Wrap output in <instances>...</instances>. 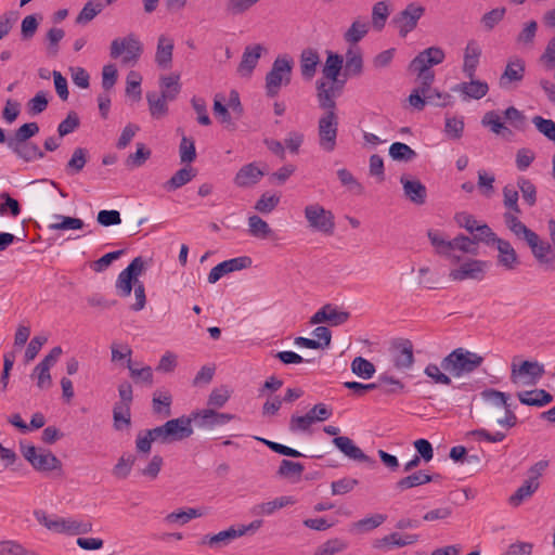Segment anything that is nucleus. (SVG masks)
I'll return each instance as SVG.
<instances>
[{"label": "nucleus", "mask_w": 555, "mask_h": 555, "mask_svg": "<svg viewBox=\"0 0 555 555\" xmlns=\"http://www.w3.org/2000/svg\"><path fill=\"white\" fill-rule=\"evenodd\" d=\"M35 519L49 531L67 534V535H80L87 534L92 531V522L81 516H69L62 517L55 514L49 515L43 509L34 511Z\"/></svg>", "instance_id": "f257e3e1"}, {"label": "nucleus", "mask_w": 555, "mask_h": 555, "mask_svg": "<svg viewBox=\"0 0 555 555\" xmlns=\"http://www.w3.org/2000/svg\"><path fill=\"white\" fill-rule=\"evenodd\" d=\"M483 358L465 348H456L441 360V367L453 377H463L475 372Z\"/></svg>", "instance_id": "f03ea898"}, {"label": "nucleus", "mask_w": 555, "mask_h": 555, "mask_svg": "<svg viewBox=\"0 0 555 555\" xmlns=\"http://www.w3.org/2000/svg\"><path fill=\"white\" fill-rule=\"evenodd\" d=\"M293 66V59L287 54L279 55L273 61L272 67L264 78L267 96L275 98L280 93L282 87L289 85Z\"/></svg>", "instance_id": "7ed1b4c3"}, {"label": "nucleus", "mask_w": 555, "mask_h": 555, "mask_svg": "<svg viewBox=\"0 0 555 555\" xmlns=\"http://www.w3.org/2000/svg\"><path fill=\"white\" fill-rule=\"evenodd\" d=\"M143 53V44L134 34L115 38L109 46V56L124 66H135Z\"/></svg>", "instance_id": "20e7f679"}, {"label": "nucleus", "mask_w": 555, "mask_h": 555, "mask_svg": "<svg viewBox=\"0 0 555 555\" xmlns=\"http://www.w3.org/2000/svg\"><path fill=\"white\" fill-rule=\"evenodd\" d=\"M21 453L31 467L39 473H62L63 464L50 450L21 442Z\"/></svg>", "instance_id": "39448f33"}, {"label": "nucleus", "mask_w": 555, "mask_h": 555, "mask_svg": "<svg viewBox=\"0 0 555 555\" xmlns=\"http://www.w3.org/2000/svg\"><path fill=\"white\" fill-rule=\"evenodd\" d=\"M544 374V365L538 361H519L515 358L511 363L509 379L512 384L519 388L538 385Z\"/></svg>", "instance_id": "423d86ee"}, {"label": "nucleus", "mask_w": 555, "mask_h": 555, "mask_svg": "<svg viewBox=\"0 0 555 555\" xmlns=\"http://www.w3.org/2000/svg\"><path fill=\"white\" fill-rule=\"evenodd\" d=\"M304 216L308 227L325 236H331L335 231V216L319 203H312L305 207Z\"/></svg>", "instance_id": "0eeeda50"}, {"label": "nucleus", "mask_w": 555, "mask_h": 555, "mask_svg": "<svg viewBox=\"0 0 555 555\" xmlns=\"http://www.w3.org/2000/svg\"><path fill=\"white\" fill-rule=\"evenodd\" d=\"M192 416H181L167 421L164 425L153 428L162 443L181 441L193 435Z\"/></svg>", "instance_id": "6e6552de"}, {"label": "nucleus", "mask_w": 555, "mask_h": 555, "mask_svg": "<svg viewBox=\"0 0 555 555\" xmlns=\"http://www.w3.org/2000/svg\"><path fill=\"white\" fill-rule=\"evenodd\" d=\"M338 116L336 112H325L318 120L319 146L323 152L331 153L337 146Z\"/></svg>", "instance_id": "1a4fd4ad"}, {"label": "nucleus", "mask_w": 555, "mask_h": 555, "mask_svg": "<svg viewBox=\"0 0 555 555\" xmlns=\"http://www.w3.org/2000/svg\"><path fill=\"white\" fill-rule=\"evenodd\" d=\"M459 267L453 268L449 272V279L453 282H463L466 280L482 281L486 278L489 262L486 260L469 258L461 262Z\"/></svg>", "instance_id": "9d476101"}, {"label": "nucleus", "mask_w": 555, "mask_h": 555, "mask_svg": "<svg viewBox=\"0 0 555 555\" xmlns=\"http://www.w3.org/2000/svg\"><path fill=\"white\" fill-rule=\"evenodd\" d=\"M333 415V410L325 403H318L305 415H293L289 420L292 433H308L315 422H325Z\"/></svg>", "instance_id": "9b49d317"}, {"label": "nucleus", "mask_w": 555, "mask_h": 555, "mask_svg": "<svg viewBox=\"0 0 555 555\" xmlns=\"http://www.w3.org/2000/svg\"><path fill=\"white\" fill-rule=\"evenodd\" d=\"M425 8L417 2H410L406 7L397 13L392 18V24L398 30L401 38H405L411 31H413L418 24V21L423 17Z\"/></svg>", "instance_id": "f8f14e48"}, {"label": "nucleus", "mask_w": 555, "mask_h": 555, "mask_svg": "<svg viewBox=\"0 0 555 555\" xmlns=\"http://www.w3.org/2000/svg\"><path fill=\"white\" fill-rule=\"evenodd\" d=\"M444 59V51L440 47L433 46L421 51L410 62L409 69L416 75H435L430 68L441 64Z\"/></svg>", "instance_id": "ddd939ff"}, {"label": "nucleus", "mask_w": 555, "mask_h": 555, "mask_svg": "<svg viewBox=\"0 0 555 555\" xmlns=\"http://www.w3.org/2000/svg\"><path fill=\"white\" fill-rule=\"evenodd\" d=\"M144 261L141 257L134 258L126 269H124L116 281V292L120 297H128L138 276L143 272Z\"/></svg>", "instance_id": "4468645a"}, {"label": "nucleus", "mask_w": 555, "mask_h": 555, "mask_svg": "<svg viewBox=\"0 0 555 555\" xmlns=\"http://www.w3.org/2000/svg\"><path fill=\"white\" fill-rule=\"evenodd\" d=\"M62 352V348L59 346L52 348L50 352L34 369L31 377L37 379V386L40 389H47L51 386L52 378L50 370L59 361Z\"/></svg>", "instance_id": "2eb2a0df"}, {"label": "nucleus", "mask_w": 555, "mask_h": 555, "mask_svg": "<svg viewBox=\"0 0 555 555\" xmlns=\"http://www.w3.org/2000/svg\"><path fill=\"white\" fill-rule=\"evenodd\" d=\"M251 259L247 256L231 258L215 266L208 273L207 281L210 284L217 283L224 275L248 268Z\"/></svg>", "instance_id": "dca6fc26"}, {"label": "nucleus", "mask_w": 555, "mask_h": 555, "mask_svg": "<svg viewBox=\"0 0 555 555\" xmlns=\"http://www.w3.org/2000/svg\"><path fill=\"white\" fill-rule=\"evenodd\" d=\"M191 416L199 428L208 429L224 425L235 418L233 414L219 413L214 409L196 410L191 413Z\"/></svg>", "instance_id": "f3484780"}, {"label": "nucleus", "mask_w": 555, "mask_h": 555, "mask_svg": "<svg viewBox=\"0 0 555 555\" xmlns=\"http://www.w3.org/2000/svg\"><path fill=\"white\" fill-rule=\"evenodd\" d=\"M264 51L263 46L260 43L247 46L237 66V74L241 77L249 78Z\"/></svg>", "instance_id": "a211bd4d"}, {"label": "nucleus", "mask_w": 555, "mask_h": 555, "mask_svg": "<svg viewBox=\"0 0 555 555\" xmlns=\"http://www.w3.org/2000/svg\"><path fill=\"white\" fill-rule=\"evenodd\" d=\"M418 541L417 534L406 533L401 534L399 532H391L383 538L376 539L373 542V547L382 551L388 552L393 548L403 547L406 545H412Z\"/></svg>", "instance_id": "6ab92c4d"}, {"label": "nucleus", "mask_w": 555, "mask_h": 555, "mask_svg": "<svg viewBox=\"0 0 555 555\" xmlns=\"http://www.w3.org/2000/svg\"><path fill=\"white\" fill-rule=\"evenodd\" d=\"M481 47L477 40H469L466 43L463 55L462 70L467 78H473L476 75L477 67L481 57Z\"/></svg>", "instance_id": "aec40b11"}, {"label": "nucleus", "mask_w": 555, "mask_h": 555, "mask_svg": "<svg viewBox=\"0 0 555 555\" xmlns=\"http://www.w3.org/2000/svg\"><path fill=\"white\" fill-rule=\"evenodd\" d=\"M469 81L457 83L453 87V91L460 93L464 100H480L489 91V86L486 81L469 78Z\"/></svg>", "instance_id": "412c9836"}, {"label": "nucleus", "mask_w": 555, "mask_h": 555, "mask_svg": "<svg viewBox=\"0 0 555 555\" xmlns=\"http://www.w3.org/2000/svg\"><path fill=\"white\" fill-rule=\"evenodd\" d=\"M349 319V313L339 311L332 305H325L319 309L310 319L311 324L330 323L331 325L344 324Z\"/></svg>", "instance_id": "4be33fe9"}, {"label": "nucleus", "mask_w": 555, "mask_h": 555, "mask_svg": "<svg viewBox=\"0 0 555 555\" xmlns=\"http://www.w3.org/2000/svg\"><path fill=\"white\" fill-rule=\"evenodd\" d=\"M392 362L398 370H408L413 365V345L410 340H401L393 345Z\"/></svg>", "instance_id": "5701e85b"}, {"label": "nucleus", "mask_w": 555, "mask_h": 555, "mask_svg": "<svg viewBox=\"0 0 555 555\" xmlns=\"http://www.w3.org/2000/svg\"><path fill=\"white\" fill-rule=\"evenodd\" d=\"M175 41L167 35H160L157 39L155 63L162 69H169L172 65Z\"/></svg>", "instance_id": "b1692460"}, {"label": "nucleus", "mask_w": 555, "mask_h": 555, "mask_svg": "<svg viewBox=\"0 0 555 555\" xmlns=\"http://www.w3.org/2000/svg\"><path fill=\"white\" fill-rule=\"evenodd\" d=\"M296 500L292 495H282L268 502H260L251 507V514L255 516H271L276 511L294 505Z\"/></svg>", "instance_id": "393cba45"}, {"label": "nucleus", "mask_w": 555, "mask_h": 555, "mask_svg": "<svg viewBox=\"0 0 555 555\" xmlns=\"http://www.w3.org/2000/svg\"><path fill=\"white\" fill-rule=\"evenodd\" d=\"M525 76V62L521 59H511L500 77V87L507 89L514 82H519Z\"/></svg>", "instance_id": "a878e982"}, {"label": "nucleus", "mask_w": 555, "mask_h": 555, "mask_svg": "<svg viewBox=\"0 0 555 555\" xmlns=\"http://www.w3.org/2000/svg\"><path fill=\"white\" fill-rule=\"evenodd\" d=\"M334 83L335 82H332L330 85L322 80L317 82V98L319 106L326 112H335L336 109L335 98L339 94V91Z\"/></svg>", "instance_id": "bb28decb"}, {"label": "nucleus", "mask_w": 555, "mask_h": 555, "mask_svg": "<svg viewBox=\"0 0 555 555\" xmlns=\"http://www.w3.org/2000/svg\"><path fill=\"white\" fill-rule=\"evenodd\" d=\"M8 147L23 160L30 163L44 157V153L34 142H7Z\"/></svg>", "instance_id": "cd10ccee"}, {"label": "nucleus", "mask_w": 555, "mask_h": 555, "mask_svg": "<svg viewBox=\"0 0 555 555\" xmlns=\"http://www.w3.org/2000/svg\"><path fill=\"white\" fill-rule=\"evenodd\" d=\"M427 236L438 255L446 257L452 264L460 261V256L452 253L451 240H446L443 235L436 230H429Z\"/></svg>", "instance_id": "c85d7f7f"}, {"label": "nucleus", "mask_w": 555, "mask_h": 555, "mask_svg": "<svg viewBox=\"0 0 555 555\" xmlns=\"http://www.w3.org/2000/svg\"><path fill=\"white\" fill-rule=\"evenodd\" d=\"M498 254V264L506 270H514L519 263L518 256L508 241L499 238L495 243Z\"/></svg>", "instance_id": "c756f323"}, {"label": "nucleus", "mask_w": 555, "mask_h": 555, "mask_svg": "<svg viewBox=\"0 0 555 555\" xmlns=\"http://www.w3.org/2000/svg\"><path fill=\"white\" fill-rule=\"evenodd\" d=\"M400 181L406 198H409L415 205L425 204L427 190L420 180L401 177Z\"/></svg>", "instance_id": "7c9ffc66"}, {"label": "nucleus", "mask_w": 555, "mask_h": 555, "mask_svg": "<svg viewBox=\"0 0 555 555\" xmlns=\"http://www.w3.org/2000/svg\"><path fill=\"white\" fill-rule=\"evenodd\" d=\"M264 172L255 163L243 166L234 177V183L240 188L255 185L263 177Z\"/></svg>", "instance_id": "2f4dec72"}, {"label": "nucleus", "mask_w": 555, "mask_h": 555, "mask_svg": "<svg viewBox=\"0 0 555 555\" xmlns=\"http://www.w3.org/2000/svg\"><path fill=\"white\" fill-rule=\"evenodd\" d=\"M333 443L341 453L351 460L363 463L372 462L371 459L358 446H356L349 437H335L333 439Z\"/></svg>", "instance_id": "473e14b6"}, {"label": "nucleus", "mask_w": 555, "mask_h": 555, "mask_svg": "<svg viewBox=\"0 0 555 555\" xmlns=\"http://www.w3.org/2000/svg\"><path fill=\"white\" fill-rule=\"evenodd\" d=\"M440 478L439 474L430 475L425 470H417L408 475L396 482V489L399 491H405L418 486L426 485L431 481H436Z\"/></svg>", "instance_id": "72a5a7b5"}, {"label": "nucleus", "mask_w": 555, "mask_h": 555, "mask_svg": "<svg viewBox=\"0 0 555 555\" xmlns=\"http://www.w3.org/2000/svg\"><path fill=\"white\" fill-rule=\"evenodd\" d=\"M521 404L542 408L553 401V396L544 389L522 390L517 392Z\"/></svg>", "instance_id": "f704fd0d"}, {"label": "nucleus", "mask_w": 555, "mask_h": 555, "mask_svg": "<svg viewBox=\"0 0 555 555\" xmlns=\"http://www.w3.org/2000/svg\"><path fill=\"white\" fill-rule=\"evenodd\" d=\"M240 538V533L236 531L235 526L222 530L216 534H207L203 538V544L208 545L211 548H221L230 544L233 540Z\"/></svg>", "instance_id": "c9c22d12"}, {"label": "nucleus", "mask_w": 555, "mask_h": 555, "mask_svg": "<svg viewBox=\"0 0 555 555\" xmlns=\"http://www.w3.org/2000/svg\"><path fill=\"white\" fill-rule=\"evenodd\" d=\"M52 219L53 221L47 225L48 230L52 232L81 230L85 227V222L80 218L55 214Z\"/></svg>", "instance_id": "e433bc0d"}, {"label": "nucleus", "mask_w": 555, "mask_h": 555, "mask_svg": "<svg viewBox=\"0 0 555 555\" xmlns=\"http://www.w3.org/2000/svg\"><path fill=\"white\" fill-rule=\"evenodd\" d=\"M370 24L362 18L354 20L349 28L344 34V40L349 47H358L357 43L361 41L369 33Z\"/></svg>", "instance_id": "4c0bfd02"}, {"label": "nucleus", "mask_w": 555, "mask_h": 555, "mask_svg": "<svg viewBox=\"0 0 555 555\" xmlns=\"http://www.w3.org/2000/svg\"><path fill=\"white\" fill-rule=\"evenodd\" d=\"M320 63V56L313 49H306L300 55V72L306 80L314 77L317 67Z\"/></svg>", "instance_id": "58836bf2"}, {"label": "nucleus", "mask_w": 555, "mask_h": 555, "mask_svg": "<svg viewBox=\"0 0 555 555\" xmlns=\"http://www.w3.org/2000/svg\"><path fill=\"white\" fill-rule=\"evenodd\" d=\"M363 68L362 52L359 47H349L345 54V72L349 76H359Z\"/></svg>", "instance_id": "ea45409f"}, {"label": "nucleus", "mask_w": 555, "mask_h": 555, "mask_svg": "<svg viewBox=\"0 0 555 555\" xmlns=\"http://www.w3.org/2000/svg\"><path fill=\"white\" fill-rule=\"evenodd\" d=\"M518 214H513V212H505L504 214V222L506 224V227L508 228V230L515 235L517 236L518 238H522L525 240L526 242L529 240V238H534V233L532 230H530L529 228L526 227L525 223H522L518 217H517Z\"/></svg>", "instance_id": "a19ab883"}, {"label": "nucleus", "mask_w": 555, "mask_h": 555, "mask_svg": "<svg viewBox=\"0 0 555 555\" xmlns=\"http://www.w3.org/2000/svg\"><path fill=\"white\" fill-rule=\"evenodd\" d=\"M172 396L168 390H156L153 393L152 408L153 412L163 417L171 415Z\"/></svg>", "instance_id": "79ce46f5"}, {"label": "nucleus", "mask_w": 555, "mask_h": 555, "mask_svg": "<svg viewBox=\"0 0 555 555\" xmlns=\"http://www.w3.org/2000/svg\"><path fill=\"white\" fill-rule=\"evenodd\" d=\"M196 176V170L190 166L179 169L165 184L168 192L176 191L179 188L191 182Z\"/></svg>", "instance_id": "37998d69"}, {"label": "nucleus", "mask_w": 555, "mask_h": 555, "mask_svg": "<svg viewBox=\"0 0 555 555\" xmlns=\"http://www.w3.org/2000/svg\"><path fill=\"white\" fill-rule=\"evenodd\" d=\"M159 86L162 90L160 93L164 94V96H167L169 101L175 100L181 91L180 75L170 74L162 76L159 78Z\"/></svg>", "instance_id": "c03bdc74"}, {"label": "nucleus", "mask_w": 555, "mask_h": 555, "mask_svg": "<svg viewBox=\"0 0 555 555\" xmlns=\"http://www.w3.org/2000/svg\"><path fill=\"white\" fill-rule=\"evenodd\" d=\"M538 489L539 487L537 483L525 479L521 486L515 491V493L509 496V505L514 507L520 506L525 501L530 499L538 491Z\"/></svg>", "instance_id": "a18cd8bd"}, {"label": "nucleus", "mask_w": 555, "mask_h": 555, "mask_svg": "<svg viewBox=\"0 0 555 555\" xmlns=\"http://www.w3.org/2000/svg\"><path fill=\"white\" fill-rule=\"evenodd\" d=\"M146 100L152 117L159 119L167 115L168 106L166 102L169 101L167 96H164L162 93L158 95L155 92H151L147 93Z\"/></svg>", "instance_id": "49530a36"}, {"label": "nucleus", "mask_w": 555, "mask_h": 555, "mask_svg": "<svg viewBox=\"0 0 555 555\" xmlns=\"http://www.w3.org/2000/svg\"><path fill=\"white\" fill-rule=\"evenodd\" d=\"M344 57L339 54L328 52L325 65L323 67V75L332 82H336L341 70Z\"/></svg>", "instance_id": "de8ad7c7"}, {"label": "nucleus", "mask_w": 555, "mask_h": 555, "mask_svg": "<svg viewBox=\"0 0 555 555\" xmlns=\"http://www.w3.org/2000/svg\"><path fill=\"white\" fill-rule=\"evenodd\" d=\"M104 0L88 1L76 18L77 24H87L91 22L104 9Z\"/></svg>", "instance_id": "09e8293b"}, {"label": "nucleus", "mask_w": 555, "mask_h": 555, "mask_svg": "<svg viewBox=\"0 0 555 555\" xmlns=\"http://www.w3.org/2000/svg\"><path fill=\"white\" fill-rule=\"evenodd\" d=\"M390 15V9L387 1H378L372 8V25L375 30L380 31Z\"/></svg>", "instance_id": "8fccbe9b"}, {"label": "nucleus", "mask_w": 555, "mask_h": 555, "mask_svg": "<svg viewBox=\"0 0 555 555\" xmlns=\"http://www.w3.org/2000/svg\"><path fill=\"white\" fill-rule=\"evenodd\" d=\"M128 370L131 378L135 383H144L149 386L153 384V370L149 365L140 366L137 362H129Z\"/></svg>", "instance_id": "3c124183"}, {"label": "nucleus", "mask_w": 555, "mask_h": 555, "mask_svg": "<svg viewBox=\"0 0 555 555\" xmlns=\"http://www.w3.org/2000/svg\"><path fill=\"white\" fill-rule=\"evenodd\" d=\"M205 515V511L202 508H188L186 511H175L168 514L165 520L168 524H180L184 525L193 518H198Z\"/></svg>", "instance_id": "603ef678"}, {"label": "nucleus", "mask_w": 555, "mask_h": 555, "mask_svg": "<svg viewBox=\"0 0 555 555\" xmlns=\"http://www.w3.org/2000/svg\"><path fill=\"white\" fill-rule=\"evenodd\" d=\"M135 463V456L131 453H124L113 467V475L118 479H126Z\"/></svg>", "instance_id": "864d4df0"}, {"label": "nucleus", "mask_w": 555, "mask_h": 555, "mask_svg": "<svg viewBox=\"0 0 555 555\" xmlns=\"http://www.w3.org/2000/svg\"><path fill=\"white\" fill-rule=\"evenodd\" d=\"M348 543L339 538H333L319 545L313 555H335L345 551Z\"/></svg>", "instance_id": "5fc2aeb1"}, {"label": "nucleus", "mask_w": 555, "mask_h": 555, "mask_svg": "<svg viewBox=\"0 0 555 555\" xmlns=\"http://www.w3.org/2000/svg\"><path fill=\"white\" fill-rule=\"evenodd\" d=\"M464 118L457 116H447L444 122V134L452 140H459L464 132Z\"/></svg>", "instance_id": "6e6d98bb"}, {"label": "nucleus", "mask_w": 555, "mask_h": 555, "mask_svg": "<svg viewBox=\"0 0 555 555\" xmlns=\"http://www.w3.org/2000/svg\"><path fill=\"white\" fill-rule=\"evenodd\" d=\"M351 371L353 374L363 379H370L373 377L376 370L371 361L362 357H357L351 362Z\"/></svg>", "instance_id": "4d7b16f0"}, {"label": "nucleus", "mask_w": 555, "mask_h": 555, "mask_svg": "<svg viewBox=\"0 0 555 555\" xmlns=\"http://www.w3.org/2000/svg\"><path fill=\"white\" fill-rule=\"evenodd\" d=\"M261 0H228L224 5L225 13L230 16L243 15Z\"/></svg>", "instance_id": "13d9d810"}, {"label": "nucleus", "mask_w": 555, "mask_h": 555, "mask_svg": "<svg viewBox=\"0 0 555 555\" xmlns=\"http://www.w3.org/2000/svg\"><path fill=\"white\" fill-rule=\"evenodd\" d=\"M141 83V74L135 70L129 72L126 79V94L134 101H139L142 95Z\"/></svg>", "instance_id": "bf43d9fd"}, {"label": "nucleus", "mask_w": 555, "mask_h": 555, "mask_svg": "<svg viewBox=\"0 0 555 555\" xmlns=\"http://www.w3.org/2000/svg\"><path fill=\"white\" fill-rule=\"evenodd\" d=\"M248 232L251 236L267 238L271 233V229L263 219L254 215L248 218Z\"/></svg>", "instance_id": "052dcab7"}, {"label": "nucleus", "mask_w": 555, "mask_h": 555, "mask_svg": "<svg viewBox=\"0 0 555 555\" xmlns=\"http://www.w3.org/2000/svg\"><path fill=\"white\" fill-rule=\"evenodd\" d=\"M517 188L521 192L524 201L530 206H534L537 203V188L531 180L519 177L517 179Z\"/></svg>", "instance_id": "680f3d73"}, {"label": "nucleus", "mask_w": 555, "mask_h": 555, "mask_svg": "<svg viewBox=\"0 0 555 555\" xmlns=\"http://www.w3.org/2000/svg\"><path fill=\"white\" fill-rule=\"evenodd\" d=\"M114 427L121 430L130 425V406L126 404H115L113 409Z\"/></svg>", "instance_id": "e2e57ef3"}, {"label": "nucleus", "mask_w": 555, "mask_h": 555, "mask_svg": "<svg viewBox=\"0 0 555 555\" xmlns=\"http://www.w3.org/2000/svg\"><path fill=\"white\" fill-rule=\"evenodd\" d=\"M389 155L395 160L409 162L416 156V153L405 143L395 142L389 147Z\"/></svg>", "instance_id": "0e129e2a"}, {"label": "nucleus", "mask_w": 555, "mask_h": 555, "mask_svg": "<svg viewBox=\"0 0 555 555\" xmlns=\"http://www.w3.org/2000/svg\"><path fill=\"white\" fill-rule=\"evenodd\" d=\"M304 470L305 467L301 463L293 462L289 460H282L278 469V475L284 478L296 477L299 479Z\"/></svg>", "instance_id": "69168bd1"}, {"label": "nucleus", "mask_w": 555, "mask_h": 555, "mask_svg": "<svg viewBox=\"0 0 555 555\" xmlns=\"http://www.w3.org/2000/svg\"><path fill=\"white\" fill-rule=\"evenodd\" d=\"M87 163V152L82 147H77L70 159L66 165V170L69 175H76L80 172Z\"/></svg>", "instance_id": "338daca9"}, {"label": "nucleus", "mask_w": 555, "mask_h": 555, "mask_svg": "<svg viewBox=\"0 0 555 555\" xmlns=\"http://www.w3.org/2000/svg\"><path fill=\"white\" fill-rule=\"evenodd\" d=\"M151 151L143 143H137L135 153L130 154L126 159V166L129 168H138L145 164L150 158Z\"/></svg>", "instance_id": "774afa93"}]
</instances>
